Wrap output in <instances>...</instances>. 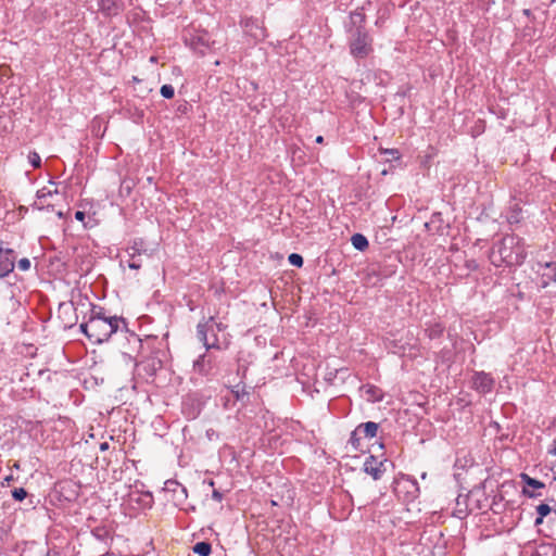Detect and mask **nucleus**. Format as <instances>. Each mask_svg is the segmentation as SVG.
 Here are the masks:
<instances>
[{"instance_id":"1","label":"nucleus","mask_w":556,"mask_h":556,"mask_svg":"<svg viewBox=\"0 0 556 556\" xmlns=\"http://www.w3.org/2000/svg\"><path fill=\"white\" fill-rule=\"evenodd\" d=\"M87 319L80 324L81 332L94 344L106 342L113 333L127 327L125 318L111 316L105 308L90 303Z\"/></svg>"},{"instance_id":"2","label":"nucleus","mask_w":556,"mask_h":556,"mask_svg":"<svg viewBox=\"0 0 556 556\" xmlns=\"http://www.w3.org/2000/svg\"><path fill=\"white\" fill-rule=\"evenodd\" d=\"M527 257L525 241L516 235H506L496 241L489 253L490 262L496 266H519Z\"/></svg>"},{"instance_id":"3","label":"nucleus","mask_w":556,"mask_h":556,"mask_svg":"<svg viewBox=\"0 0 556 556\" xmlns=\"http://www.w3.org/2000/svg\"><path fill=\"white\" fill-rule=\"evenodd\" d=\"M350 54L356 59H366L374 51V39L367 29H348Z\"/></svg>"},{"instance_id":"4","label":"nucleus","mask_w":556,"mask_h":556,"mask_svg":"<svg viewBox=\"0 0 556 556\" xmlns=\"http://www.w3.org/2000/svg\"><path fill=\"white\" fill-rule=\"evenodd\" d=\"M216 328L217 331H224L227 326L223 323H216L215 317L211 316L207 319L200 321L197 325V338L201 341L206 351L211 349H219V341L216 334H213V341L210 342L208 331H213Z\"/></svg>"},{"instance_id":"5","label":"nucleus","mask_w":556,"mask_h":556,"mask_svg":"<svg viewBox=\"0 0 556 556\" xmlns=\"http://www.w3.org/2000/svg\"><path fill=\"white\" fill-rule=\"evenodd\" d=\"M16 252L0 239V279L9 276L15 268Z\"/></svg>"},{"instance_id":"6","label":"nucleus","mask_w":556,"mask_h":556,"mask_svg":"<svg viewBox=\"0 0 556 556\" xmlns=\"http://www.w3.org/2000/svg\"><path fill=\"white\" fill-rule=\"evenodd\" d=\"M495 386V379L490 372L485 371H473L470 387L480 394L491 393Z\"/></svg>"},{"instance_id":"7","label":"nucleus","mask_w":556,"mask_h":556,"mask_svg":"<svg viewBox=\"0 0 556 556\" xmlns=\"http://www.w3.org/2000/svg\"><path fill=\"white\" fill-rule=\"evenodd\" d=\"M136 368L139 375L144 374L147 378H152L162 368V361L156 356H149L136 363Z\"/></svg>"},{"instance_id":"8","label":"nucleus","mask_w":556,"mask_h":556,"mask_svg":"<svg viewBox=\"0 0 556 556\" xmlns=\"http://www.w3.org/2000/svg\"><path fill=\"white\" fill-rule=\"evenodd\" d=\"M247 35L255 40H263L266 37V29L260 25L258 21L254 17H244L240 22Z\"/></svg>"},{"instance_id":"9","label":"nucleus","mask_w":556,"mask_h":556,"mask_svg":"<svg viewBox=\"0 0 556 556\" xmlns=\"http://www.w3.org/2000/svg\"><path fill=\"white\" fill-rule=\"evenodd\" d=\"M99 11L105 17L117 16L125 10V3L123 0H99Z\"/></svg>"},{"instance_id":"10","label":"nucleus","mask_w":556,"mask_h":556,"mask_svg":"<svg viewBox=\"0 0 556 556\" xmlns=\"http://www.w3.org/2000/svg\"><path fill=\"white\" fill-rule=\"evenodd\" d=\"M539 273L541 275V287L546 288L556 281V262L539 263Z\"/></svg>"},{"instance_id":"11","label":"nucleus","mask_w":556,"mask_h":556,"mask_svg":"<svg viewBox=\"0 0 556 556\" xmlns=\"http://www.w3.org/2000/svg\"><path fill=\"white\" fill-rule=\"evenodd\" d=\"M164 491L173 493V501L180 504L187 500V489L176 480H167L164 483Z\"/></svg>"},{"instance_id":"12","label":"nucleus","mask_w":556,"mask_h":556,"mask_svg":"<svg viewBox=\"0 0 556 556\" xmlns=\"http://www.w3.org/2000/svg\"><path fill=\"white\" fill-rule=\"evenodd\" d=\"M366 14L365 5L355 9L350 12L349 23L345 25V29H366Z\"/></svg>"},{"instance_id":"13","label":"nucleus","mask_w":556,"mask_h":556,"mask_svg":"<svg viewBox=\"0 0 556 556\" xmlns=\"http://www.w3.org/2000/svg\"><path fill=\"white\" fill-rule=\"evenodd\" d=\"M364 471L371 476L374 480H379L384 472L383 462L378 460L375 456L370 455L364 463Z\"/></svg>"},{"instance_id":"14","label":"nucleus","mask_w":556,"mask_h":556,"mask_svg":"<svg viewBox=\"0 0 556 556\" xmlns=\"http://www.w3.org/2000/svg\"><path fill=\"white\" fill-rule=\"evenodd\" d=\"M505 218H506V222L511 227L519 226L525 219L523 211H522V207L520 206V203H518V202L510 203L506 211Z\"/></svg>"},{"instance_id":"15","label":"nucleus","mask_w":556,"mask_h":556,"mask_svg":"<svg viewBox=\"0 0 556 556\" xmlns=\"http://www.w3.org/2000/svg\"><path fill=\"white\" fill-rule=\"evenodd\" d=\"M189 45L197 53L204 55L210 48V37L206 33L194 35L190 38Z\"/></svg>"},{"instance_id":"16","label":"nucleus","mask_w":556,"mask_h":556,"mask_svg":"<svg viewBox=\"0 0 556 556\" xmlns=\"http://www.w3.org/2000/svg\"><path fill=\"white\" fill-rule=\"evenodd\" d=\"M54 193H58L56 189L51 190L47 187L39 189L36 193V198L38 201H36L31 204L33 210H38V211H41L43 208L53 210V205H50V204L45 205L43 200L47 199L48 197H52Z\"/></svg>"},{"instance_id":"17","label":"nucleus","mask_w":556,"mask_h":556,"mask_svg":"<svg viewBox=\"0 0 556 556\" xmlns=\"http://www.w3.org/2000/svg\"><path fill=\"white\" fill-rule=\"evenodd\" d=\"M212 361L207 357V355L204 353L200 355L194 362H193V370L202 376H207L212 371Z\"/></svg>"},{"instance_id":"18","label":"nucleus","mask_w":556,"mask_h":556,"mask_svg":"<svg viewBox=\"0 0 556 556\" xmlns=\"http://www.w3.org/2000/svg\"><path fill=\"white\" fill-rule=\"evenodd\" d=\"M362 389L367 396V401L376 403L383 400V391L380 388L374 384H365Z\"/></svg>"},{"instance_id":"19","label":"nucleus","mask_w":556,"mask_h":556,"mask_svg":"<svg viewBox=\"0 0 556 556\" xmlns=\"http://www.w3.org/2000/svg\"><path fill=\"white\" fill-rule=\"evenodd\" d=\"M230 393L235 401L241 402L242 405H247L250 400V392L247 390L244 384H237L230 389Z\"/></svg>"},{"instance_id":"20","label":"nucleus","mask_w":556,"mask_h":556,"mask_svg":"<svg viewBox=\"0 0 556 556\" xmlns=\"http://www.w3.org/2000/svg\"><path fill=\"white\" fill-rule=\"evenodd\" d=\"M445 327L441 323H429L426 325V334L430 340L439 339L443 336Z\"/></svg>"},{"instance_id":"21","label":"nucleus","mask_w":556,"mask_h":556,"mask_svg":"<svg viewBox=\"0 0 556 556\" xmlns=\"http://www.w3.org/2000/svg\"><path fill=\"white\" fill-rule=\"evenodd\" d=\"M356 428L365 438L371 439L377 435L379 425L374 421H367L358 425Z\"/></svg>"},{"instance_id":"22","label":"nucleus","mask_w":556,"mask_h":556,"mask_svg":"<svg viewBox=\"0 0 556 556\" xmlns=\"http://www.w3.org/2000/svg\"><path fill=\"white\" fill-rule=\"evenodd\" d=\"M542 180V177L539 174H531L526 179L525 184L520 186L522 191L526 193V197L528 198L532 193V188L540 184Z\"/></svg>"},{"instance_id":"23","label":"nucleus","mask_w":556,"mask_h":556,"mask_svg":"<svg viewBox=\"0 0 556 556\" xmlns=\"http://www.w3.org/2000/svg\"><path fill=\"white\" fill-rule=\"evenodd\" d=\"M351 242L352 245L358 251H365L369 245L367 238L362 233H354L351 237Z\"/></svg>"},{"instance_id":"24","label":"nucleus","mask_w":556,"mask_h":556,"mask_svg":"<svg viewBox=\"0 0 556 556\" xmlns=\"http://www.w3.org/2000/svg\"><path fill=\"white\" fill-rule=\"evenodd\" d=\"M554 509L548 504L542 503L536 506L538 517L534 520V525L539 526L543 522L544 517L551 514Z\"/></svg>"},{"instance_id":"25","label":"nucleus","mask_w":556,"mask_h":556,"mask_svg":"<svg viewBox=\"0 0 556 556\" xmlns=\"http://www.w3.org/2000/svg\"><path fill=\"white\" fill-rule=\"evenodd\" d=\"M193 552L199 556H208L212 553V545L206 541L198 542L193 546Z\"/></svg>"},{"instance_id":"26","label":"nucleus","mask_w":556,"mask_h":556,"mask_svg":"<svg viewBox=\"0 0 556 556\" xmlns=\"http://www.w3.org/2000/svg\"><path fill=\"white\" fill-rule=\"evenodd\" d=\"M521 480L522 482L527 485V486H530L532 489H544L545 488V484L530 476H528L527 473H521Z\"/></svg>"},{"instance_id":"27","label":"nucleus","mask_w":556,"mask_h":556,"mask_svg":"<svg viewBox=\"0 0 556 556\" xmlns=\"http://www.w3.org/2000/svg\"><path fill=\"white\" fill-rule=\"evenodd\" d=\"M143 251V241H134V244L127 249V253L129 254L130 258L134 260L137 256H140Z\"/></svg>"},{"instance_id":"28","label":"nucleus","mask_w":556,"mask_h":556,"mask_svg":"<svg viewBox=\"0 0 556 556\" xmlns=\"http://www.w3.org/2000/svg\"><path fill=\"white\" fill-rule=\"evenodd\" d=\"M361 432L357 428H355L350 435L349 443L352 445V447L355 451H358L361 448Z\"/></svg>"},{"instance_id":"29","label":"nucleus","mask_w":556,"mask_h":556,"mask_svg":"<svg viewBox=\"0 0 556 556\" xmlns=\"http://www.w3.org/2000/svg\"><path fill=\"white\" fill-rule=\"evenodd\" d=\"M11 493H12V497L16 502H22L28 496V493L24 488H15L12 490Z\"/></svg>"},{"instance_id":"30","label":"nucleus","mask_w":556,"mask_h":556,"mask_svg":"<svg viewBox=\"0 0 556 556\" xmlns=\"http://www.w3.org/2000/svg\"><path fill=\"white\" fill-rule=\"evenodd\" d=\"M28 162L34 168H39L41 166V157L36 151L29 152Z\"/></svg>"},{"instance_id":"31","label":"nucleus","mask_w":556,"mask_h":556,"mask_svg":"<svg viewBox=\"0 0 556 556\" xmlns=\"http://www.w3.org/2000/svg\"><path fill=\"white\" fill-rule=\"evenodd\" d=\"M288 261L291 265H293L295 267H302L303 263H304L302 255H300L298 253H291L288 257Z\"/></svg>"},{"instance_id":"32","label":"nucleus","mask_w":556,"mask_h":556,"mask_svg":"<svg viewBox=\"0 0 556 556\" xmlns=\"http://www.w3.org/2000/svg\"><path fill=\"white\" fill-rule=\"evenodd\" d=\"M160 92L165 99H172L175 94V89L172 85H163Z\"/></svg>"},{"instance_id":"33","label":"nucleus","mask_w":556,"mask_h":556,"mask_svg":"<svg viewBox=\"0 0 556 556\" xmlns=\"http://www.w3.org/2000/svg\"><path fill=\"white\" fill-rule=\"evenodd\" d=\"M17 267L22 271H27L30 268V261L27 257H23L17 262Z\"/></svg>"},{"instance_id":"34","label":"nucleus","mask_w":556,"mask_h":556,"mask_svg":"<svg viewBox=\"0 0 556 556\" xmlns=\"http://www.w3.org/2000/svg\"><path fill=\"white\" fill-rule=\"evenodd\" d=\"M384 154L388 155V160H399L400 152L396 149H387L383 151Z\"/></svg>"},{"instance_id":"35","label":"nucleus","mask_w":556,"mask_h":556,"mask_svg":"<svg viewBox=\"0 0 556 556\" xmlns=\"http://www.w3.org/2000/svg\"><path fill=\"white\" fill-rule=\"evenodd\" d=\"M128 267L130 269H139L141 267V263L137 258H130V261L128 262Z\"/></svg>"},{"instance_id":"36","label":"nucleus","mask_w":556,"mask_h":556,"mask_svg":"<svg viewBox=\"0 0 556 556\" xmlns=\"http://www.w3.org/2000/svg\"><path fill=\"white\" fill-rule=\"evenodd\" d=\"M523 494L528 497H538L542 496V493H535L534 491H529L527 488H523Z\"/></svg>"},{"instance_id":"37","label":"nucleus","mask_w":556,"mask_h":556,"mask_svg":"<svg viewBox=\"0 0 556 556\" xmlns=\"http://www.w3.org/2000/svg\"><path fill=\"white\" fill-rule=\"evenodd\" d=\"M75 218H76L77 220H79V222H81V223H84V224H85L86 213H85V212H83V211H77V212L75 213Z\"/></svg>"},{"instance_id":"38","label":"nucleus","mask_w":556,"mask_h":556,"mask_svg":"<svg viewBox=\"0 0 556 556\" xmlns=\"http://www.w3.org/2000/svg\"><path fill=\"white\" fill-rule=\"evenodd\" d=\"M212 497H213V500H215L217 502H222L223 494L218 490H214L213 493H212Z\"/></svg>"},{"instance_id":"39","label":"nucleus","mask_w":556,"mask_h":556,"mask_svg":"<svg viewBox=\"0 0 556 556\" xmlns=\"http://www.w3.org/2000/svg\"><path fill=\"white\" fill-rule=\"evenodd\" d=\"M338 372H339V370H338V369H336L333 372H332V371L328 372V374H327V378H326V379H327L328 381H332V380L336 378V376H337V374H338Z\"/></svg>"},{"instance_id":"40","label":"nucleus","mask_w":556,"mask_h":556,"mask_svg":"<svg viewBox=\"0 0 556 556\" xmlns=\"http://www.w3.org/2000/svg\"><path fill=\"white\" fill-rule=\"evenodd\" d=\"M548 453L556 456V440H553L552 445L548 450Z\"/></svg>"},{"instance_id":"41","label":"nucleus","mask_w":556,"mask_h":556,"mask_svg":"<svg viewBox=\"0 0 556 556\" xmlns=\"http://www.w3.org/2000/svg\"><path fill=\"white\" fill-rule=\"evenodd\" d=\"M46 556H60V554L55 549H48Z\"/></svg>"},{"instance_id":"42","label":"nucleus","mask_w":556,"mask_h":556,"mask_svg":"<svg viewBox=\"0 0 556 556\" xmlns=\"http://www.w3.org/2000/svg\"><path fill=\"white\" fill-rule=\"evenodd\" d=\"M224 407L229 408L230 407V399L225 397Z\"/></svg>"},{"instance_id":"43","label":"nucleus","mask_w":556,"mask_h":556,"mask_svg":"<svg viewBox=\"0 0 556 556\" xmlns=\"http://www.w3.org/2000/svg\"><path fill=\"white\" fill-rule=\"evenodd\" d=\"M315 141H316V143H323L324 142V137L323 136H317Z\"/></svg>"},{"instance_id":"44","label":"nucleus","mask_w":556,"mask_h":556,"mask_svg":"<svg viewBox=\"0 0 556 556\" xmlns=\"http://www.w3.org/2000/svg\"><path fill=\"white\" fill-rule=\"evenodd\" d=\"M108 447H109V444H108L106 442H104V443H102V444L100 445V448H101L102 451L106 450Z\"/></svg>"},{"instance_id":"45","label":"nucleus","mask_w":556,"mask_h":556,"mask_svg":"<svg viewBox=\"0 0 556 556\" xmlns=\"http://www.w3.org/2000/svg\"><path fill=\"white\" fill-rule=\"evenodd\" d=\"M208 333H210V336H208L210 342H212L213 341V334H216V333H215L214 330L213 331H208Z\"/></svg>"},{"instance_id":"46","label":"nucleus","mask_w":556,"mask_h":556,"mask_svg":"<svg viewBox=\"0 0 556 556\" xmlns=\"http://www.w3.org/2000/svg\"><path fill=\"white\" fill-rule=\"evenodd\" d=\"M5 480H7V481H11V480H13V477H12V476H9V477H7V478H5Z\"/></svg>"},{"instance_id":"47","label":"nucleus","mask_w":556,"mask_h":556,"mask_svg":"<svg viewBox=\"0 0 556 556\" xmlns=\"http://www.w3.org/2000/svg\"><path fill=\"white\" fill-rule=\"evenodd\" d=\"M58 216L61 218L63 217V213L62 212H58Z\"/></svg>"},{"instance_id":"48","label":"nucleus","mask_w":556,"mask_h":556,"mask_svg":"<svg viewBox=\"0 0 556 556\" xmlns=\"http://www.w3.org/2000/svg\"><path fill=\"white\" fill-rule=\"evenodd\" d=\"M413 485H414V486H417V482H416V481H413ZM416 490H418V488H416Z\"/></svg>"},{"instance_id":"49","label":"nucleus","mask_w":556,"mask_h":556,"mask_svg":"<svg viewBox=\"0 0 556 556\" xmlns=\"http://www.w3.org/2000/svg\"><path fill=\"white\" fill-rule=\"evenodd\" d=\"M554 480L556 481V475L554 476Z\"/></svg>"},{"instance_id":"50","label":"nucleus","mask_w":556,"mask_h":556,"mask_svg":"<svg viewBox=\"0 0 556 556\" xmlns=\"http://www.w3.org/2000/svg\"><path fill=\"white\" fill-rule=\"evenodd\" d=\"M553 511H554V514L556 515V509H554Z\"/></svg>"}]
</instances>
